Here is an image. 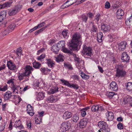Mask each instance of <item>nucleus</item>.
<instances>
[{
	"label": "nucleus",
	"mask_w": 132,
	"mask_h": 132,
	"mask_svg": "<svg viewBox=\"0 0 132 132\" xmlns=\"http://www.w3.org/2000/svg\"><path fill=\"white\" fill-rule=\"evenodd\" d=\"M68 2V1L65 2L63 5H62L60 7L61 9H64L65 8H67L68 7V6H67L66 5V4Z\"/></svg>",
	"instance_id": "5fc2aeb1"
},
{
	"label": "nucleus",
	"mask_w": 132,
	"mask_h": 132,
	"mask_svg": "<svg viewBox=\"0 0 132 132\" xmlns=\"http://www.w3.org/2000/svg\"><path fill=\"white\" fill-rule=\"evenodd\" d=\"M68 32V31L66 29H64L62 31V34L64 38H68L69 36Z\"/></svg>",
	"instance_id": "393cba45"
},
{
	"label": "nucleus",
	"mask_w": 132,
	"mask_h": 132,
	"mask_svg": "<svg viewBox=\"0 0 132 132\" xmlns=\"http://www.w3.org/2000/svg\"><path fill=\"white\" fill-rule=\"evenodd\" d=\"M14 79H11L9 80L7 82V84H10L11 86L13 85H14Z\"/></svg>",
	"instance_id": "c03bdc74"
},
{
	"label": "nucleus",
	"mask_w": 132,
	"mask_h": 132,
	"mask_svg": "<svg viewBox=\"0 0 132 132\" xmlns=\"http://www.w3.org/2000/svg\"><path fill=\"white\" fill-rule=\"evenodd\" d=\"M22 6L21 5H18L16 6L15 8H14L16 10V11L20 10L22 8Z\"/></svg>",
	"instance_id": "de8ad7c7"
},
{
	"label": "nucleus",
	"mask_w": 132,
	"mask_h": 132,
	"mask_svg": "<svg viewBox=\"0 0 132 132\" xmlns=\"http://www.w3.org/2000/svg\"><path fill=\"white\" fill-rule=\"evenodd\" d=\"M35 120L36 124L40 123L41 121V120L40 119H39L38 118H35Z\"/></svg>",
	"instance_id": "680f3d73"
},
{
	"label": "nucleus",
	"mask_w": 132,
	"mask_h": 132,
	"mask_svg": "<svg viewBox=\"0 0 132 132\" xmlns=\"http://www.w3.org/2000/svg\"><path fill=\"white\" fill-rule=\"evenodd\" d=\"M62 50L63 52L67 53H70L71 51L67 48L64 47L62 48Z\"/></svg>",
	"instance_id": "a18cd8bd"
},
{
	"label": "nucleus",
	"mask_w": 132,
	"mask_h": 132,
	"mask_svg": "<svg viewBox=\"0 0 132 132\" xmlns=\"http://www.w3.org/2000/svg\"><path fill=\"white\" fill-rule=\"evenodd\" d=\"M117 127L119 129H122L123 128L122 124L120 122L117 125Z\"/></svg>",
	"instance_id": "4d7b16f0"
},
{
	"label": "nucleus",
	"mask_w": 132,
	"mask_h": 132,
	"mask_svg": "<svg viewBox=\"0 0 132 132\" xmlns=\"http://www.w3.org/2000/svg\"><path fill=\"white\" fill-rule=\"evenodd\" d=\"M12 93L10 91H7L5 94L4 96V98L5 100H7L10 98L11 96V94Z\"/></svg>",
	"instance_id": "aec40b11"
},
{
	"label": "nucleus",
	"mask_w": 132,
	"mask_h": 132,
	"mask_svg": "<svg viewBox=\"0 0 132 132\" xmlns=\"http://www.w3.org/2000/svg\"><path fill=\"white\" fill-rule=\"evenodd\" d=\"M71 125L69 121L64 122L61 124L60 130L62 131L65 132L70 128Z\"/></svg>",
	"instance_id": "20e7f679"
},
{
	"label": "nucleus",
	"mask_w": 132,
	"mask_h": 132,
	"mask_svg": "<svg viewBox=\"0 0 132 132\" xmlns=\"http://www.w3.org/2000/svg\"><path fill=\"white\" fill-rule=\"evenodd\" d=\"M88 121V119L86 118H84L81 120L79 123L80 127L81 128L85 127Z\"/></svg>",
	"instance_id": "1a4fd4ad"
},
{
	"label": "nucleus",
	"mask_w": 132,
	"mask_h": 132,
	"mask_svg": "<svg viewBox=\"0 0 132 132\" xmlns=\"http://www.w3.org/2000/svg\"><path fill=\"white\" fill-rule=\"evenodd\" d=\"M106 95H107L109 98H112L114 97L115 94L114 92H110L106 93Z\"/></svg>",
	"instance_id": "473e14b6"
},
{
	"label": "nucleus",
	"mask_w": 132,
	"mask_h": 132,
	"mask_svg": "<svg viewBox=\"0 0 132 132\" xmlns=\"http://www.w3.org/2000/svg\"><path fill=\"white\" fill-rule=\"evenodd\" d=\"M5 125L2 124L0 126V131H3L5 128Z\"/></svg>",
	"instance_id": "e2e57ef3"
},
{
	"label": "nucleus",
	"mask_w": 132,
	"mask_h": 132,
	"mask_svg": "<svg viewBox=\"0 0 132 132\" xmlns=\"http://www.w3.org/2000/svg\"><path fill=\"white\" fill-rule=\"evenodd\" d=\"M126 73V72L123 69H117L116 76L119 77H123L125 75Z\"/></svg>",
	"instance_id": "9d476101"
},
{
	"label": "nucleus",
	"mask_w": 132,
	"mask_h": 132,
	"mask_svg": "<svg viewBox=\"0 0 132 132\" xmlns=\"http://www.w3.org/2000/svg\"><path fill=\"white\" fill-rule=\"evenodd\" d=\"M123 102L125 104L128 103L130 106H132V97L129 96H127L124 99Z\"/></svg>",
	"instance_id": "0eeeda50"
},
{
	"label": "nucleus",
	"mask_w": 132,
	"mask_h": 132,
	"mask_svg": "<svg viewBox=\"0 0 132 132\" xmlns=\"http://www.w3.org/2000/svg\"><path fill=\"white\" fill-rule=\"evenodd\" d=\"M46 69H47V68H41L40 69V71L42 72H43L45 74L46 73Z\"/></svg>",
	"instance_id": "0e129e2a"
},
{
	"label": "nucleus",
	"mask_w": 132,
	"mask_h": 132,
	"mask_svg": "<svg viewBox=\"0 0 132 132\" xmlns=\"http://www.w3.org/2000/svg\"><path fill=\"white\" fill-rule=\"evenodd\" d=\"M86 114V111L83 110L82 109L81 110V115L83 117H85Z\"/></svg>",
	"instance_id": "864d4df0"
},
{
	"label": "nucleus",
	"mask_w": 132,
	"mask_h": 132,
	"mask_svg": "<svg viewBox=\"0 0 132 132\" xmlns=\"http://www.w3.org/2000/svg\"><path fill=\"white\" fill-rule=\"evenodd\" d=\"M32 68L29 65H26L24 68L22 72H19L18 77L19 80L24 79L23 82L29 80V75L31 73Z\"/></svg>",
	"instance_id": "f03ea898"
},
{
	"label": "nucleus",
	"mask_w": 132,
	"mask_h": 132,
	"mask_svg": "<svg viewBox=\"0 0 132 132\" xmlns=\"http://www.w3.org/2000/svg\"><path fill=\"white\" fill-rule=\"evenodd\" d=\"M110 89L114 91H117L118 89V86L115 82H112L110 85Z\"/></svg>",
	"instance_id": "ddd939ff"
},
{
	"label": "nucleus",
	"mask_w": 132,
	"mask_h": 132,
	"mask_svg": "<svg viewBox=\"0 0 132 132\" xmlns=\"http://www.w3.org/2000/svg\"><path fill=\"white\" fill-rule=\"evenodd\" d=\"M14 126L15 127H17L20 129H21L23 128V126L21 125V122L19 120L15 122Z\"/></svg>",
	"instance_id": "412c9836"
},
{
	"label": "nucleus",
	"mask_w": 132,
	"mask_h": 132,
	"mask_svg": "<svg viewBox=\"0 0 132 132\" xmlns=\"http://www.w3.org/2000/svg\"><path fill=\"white\" fill-rule=\"evenodd\" d=\"M126 86V88L127 90L129 91L132 90V83L130 82H128Z\"/></svg>",
	"instance_id": "72a5a7b5"
},
{
	"label": "nucleus",
	"mask_w": 132,
	"mask_h": 132,
	"mask_svg": "<svg viewBox=\"0 0 132 132\" xmlns=\"http://www.w3.org/2000/svg\"><path fill=\"white\" fill-rule=\"evenodd\" d=\"M7 65L9 68L10 70H15L16 68V66L15 64L11 61L7 62Z\"/></svg>",
	"instance_id": "9b49d317"
},
{
	"label": "nucleus",
	"mask_w": 132,
	"mask_h": 132,
	"mask_svg": "<svg viewBox=\"0 0 132 132\" xmlns=\"http://www.w3.org/2000/svg\"><path fill=\"white\" fill-rule=\"evenodd\" d=\"M15 26L16 25L15 24H11L9 26L7 29L3 32V34L4 35H6L10 32L12 31L14 29Z\"/></svg>",
	"instance_id": "423d86ee"
},
{
	"label": "nucleus",
	"mask_w": 132,
	"mask_h": 132,
	"mask_svg": "<svg viewBox=\"0 0 132 132\" xmlns=\"http://www.w3.org/2000/svg\"><path fill=\"white\" fill-rule=\"evenodd\" d=\"M65 45V42L64 40L59 41L57 44L58 47L60 48H62L64 47Z\"/></svg>",
	"instance_id": "b1692460"
},
{
	"label": "nucleus",
	"mask_w": 132,
	"mask_h": 132,
	"mask_svg": "<svg viewBox=\"0 0 132 132\" xmlns=\"http://www.w3.org/2000/svg\"><path fill=\"white\" fill-rule=\"evenodd\" d=\"M45 23L44 22H42V23L38 24L37 26L35 27V28H36V29L41 27L43 26H44Z\"/></svg>",
	"instance_id": "8fccbe9b"
},
{
	"label": "nucleus",
	"mask_w": 132,
	"mask_h": 132,
	"mask_svg": "<svg viewBox=\"0 0 132 132\" xmlns=\"http://www.w3.org/2000/svg\"><path fill=\"white\" fill-rule=\"evenodd\" d=\"M59 49L60 48L58 47L57 45L55 44L53 45L52 46V50L55 54H57L58 53Z\"/></svg>",
	"instance_id": "4be33fe9"
},
{
	"label": "nucleus",
	"mask_w": 132,
	"mask_h": 132,
	"mask_svg": "<svg viewBox=\"0 0 132 132\" xmlns=\"http://www.w3.org/2000/svg\"><path fill=\"white\" fill-rule=\"evenodd\" d=\"M64 66L66 68L70 70H72L73 69L72 65L70 64L65 63H64Z\"/></svg>",
	"instance_id": "4c0bfd02"
},
{
	"label": "nucleus",
	"mask_w": 132,
	"mask_h": 132,
	"mask_svg": "<svg viewBox=\"0 0 132 132\" xmlns=\"http://www.w3.org/2000/svg\"><path fill=\"white\" fill-rule=\"evenodd\" d=\"M87 16L90 18L92 19L93 16L92 13L91 12H89L87 14Z\"/></svg>",
	"instance_id": "338daca9"
},
{
	"label": "nucleus",
	"mask_w": 132,
	"mask_h": 132,
	"mask_svg": "<svg viewBox=\"0 0 132 132\" xmlns=\"http://www.w3.org/2000/svg\"><path fill=\"white\" fill-rule=\"evenodd\" d=\"M98 105H93L91 108V110L93 112H98Z\"/></svg>",
	"instance_id": "58836bf2"
},
{
	"label": "nucleus",
	"mask_w": 132,
	"mask_h": 132,
	"mask_svg": "<svg viewBox=\"0 0 132 132\" xmlns=\"http://www.w3.org/2000/svg\"><path fill=\"white\" fill-rule=\"evenodd\" d=\"M98 29L96 26L94 24H93L92 27V29L91 30V32H97Z\"/></svg>",
	"instance_id": "ea45409f"
},
{
	"label": "nucleus",
	"mask_w": 132,
	"mask_h": 132,
	"mask_svg": "<svg viewBox=\"0 0 132 132\" xmlns=\"http://www.w3.org/2000/svg\"><path fill=\"white\" fill-rule=\"evenodd\" d=\"M22 50L20 48L16 50V53L17 55L19 56L21 55L22 54Z\"/></svg>",
	"instance_id": "6e6d98bb"
},
{
	"label": "nucleus",
	"mask_w": 132,
	"mask_h": 132,
	"mask_svg": "<svg viewBox=\"0 0 132 132\" xmlns=\"http://www.w3.org/2000/svg\"><path fill=\"white\" fill-rule=\"evenodd\" d=\"M102 32H100L99 34H97V40L99 42L101 43L102 42Z\"/></svg>",
	"instance_id": "7c9ffc66"
},
{
	"label": "nucleus",
	"mask_w": 132,
	"mask_h": 132,
	"mask_svg": "<svg viewBox=\"0 0 132 132\" xmlns=\"http://www.w3.org/2000/svg\"><path fill=\"white\" fill-rule=\"evenodd\" d=\"M63 56L61 54H59L56 58V61L57 62L63 61Z\"/></svg>",
	"instance_id": "e433bc0d"
},
{
	"label": "nucleus",
	"mask_w": 132,
	"mask_h": 132,
	"mask_svg": "<svg viewBox=\"0 0 132 132\" xmlns=\"http://www.w3.org/2000/svg\"><path fill=\"white\" fill-rule=\"evenodd\" d=\"M79 119L78 116L77 115H74L72 118V119L73 122H76Z\"/></svg>",
	"instance_id": "a19ab883"
},
{
	"label": "nucleus",
	"mask_w": 132,
	"mask_h": 132,
	"mask_svg": "<svg viewBox=\"0 0 132 132\" xmlns=\"http://www.w3.org/2000/svg\"><path fill=\"white\" fill-rule=\"evenodd\" d=\"M110 7V4L108 2H106L105 4V7L107 9H109Z\"/></svg>",
	"instance_id": "13d9d810"
},
{
	"label": "nucleus",
	"mask_w": 132,
	"mask_h": 132,
	"mask_svg": "<svg viewBox=\"0 0 132 132\" xmlns=\"http://www.w3.org/2000/svg\"><path fill=\"white\" fill-rule=\"evenodd\" d=\"M71 77L72 78L76 80H78L79 79V76L76 75H72Z\"/></svg>",
	"instance_id": "bf43d9fd"
},
{
	"label": "nucleus",
	"mask_w": 132,
	"mask_h": 132,
	"mask_svg": "<svg viewBox=\"0 0 132 132\" xmlns=\"http://www.w3.org/2000/svg\"><path fill=\"white\" fill-rule=\"evenodd\" d=\"M72 116V114L70 112L67 111L64 113L63 117L64 119H67L71 118Z\"/></svg>",
	"instance_id": "6ab92c4d"
},
{
	"label": "nucleus",
	"mask_w": 132,
	"mask_h": 132,
	"mask_svg": "<svg viewBox=\"0 0 132 132\" xmlns=\"http://www.w3.org/2000/svg\"><path fill=\"white\" fill-rule=\"evenodd\" d=\"M81 36L79 32H76L74 34L69 46L70 49L72 50H77L78 46L81 44Z\"/></svg>",
	"instance_id": "f257e3e1"
},
{
	"label": "nucleus",
	"mask_w": 132,
	"mask_h": 132,
	"mask_svg": "<svg viewBox=\"0 0 132 132\" xmlns=\"http://www.w3.org/2000/svg\"><path fill=\"white\" fill-rule=\"evenodd\" d=\"M92 51L91 48L87 47L85 45H84L82 52L84 55L90 56V57L92 54Z\"/></svg>",
	"instance_id": "39448f33"
},
{
	"label": "nucleus",
	"mask_w": 132,
	"mask_h": 132,
	"mask_svg": "<svg viewBox=\"0 0 132 132\" xmlns=\"http://www.w3.org/2000/svg\"><path fill=\"white\" fill-rule=\"evenodd\" d=\"M47 63L48 64V66L51 68L53 67L54 65V62L50 59L47 60Z\"/></svg>",
	"instance_id": "bb28decb"
},
{
	"label": "nucleus",
	"mask_w": 132,
	"mask_h": 132,
	"mask_svg": "<svg viewBox=\"0 0 132 132\" xmlns=\"http://www.w3.org/2000/svg\"><path fill=\"white\" fill-rule=\"evenodd\" d=\"M19 86H17L14 85H13L11 87V90L12 91V93L13 94H18V89L19 88Z\"/></svg>",
	"instance_id": "a211bd4d"
},
{
	"label": "nucleus",
	"mask_w": 132,
	"mask_h": 132,
	"mask_svg": "<svg viewBox=\"0 0 132 132\" xmlns=\"http://www.w3.org/2000/svg\"><path fill=\"white\" fill-rule=\"evenodd\" d=\"M33 65L34 68L38 69L40 67L41 64L38 62H35L33 63Z\"/></svg>",
	"instance_id": "f704fd0d"
},
{
	"label": "nucleus",
	"mask_w": 132,
	"mask_h": 132,
	"mask_svg": "<svg viewBox=\"0 0 132 132\" xmlns=\"http://www.w3.org/2000/svg\"><path fill=\"white\" fill-rule=\"evenodd\" d=\"M132 15L129 18L127 19L126 21L125 22L126 25L129 26L130 24V21L132 20Z\"/></svg>",
	"instance_id": "79ce46f5"
},
{
	"label": "nucleus",
	"mask_w": 132,
	"mask_h": 132,
	"mask_svg": "<svg viewBox=\"0 0 132 132\" xmlns=\"http://www.w3.org/2000/svg\"><path fill=\"white\" fill-rule=\"evenodd\" d=\"M6 12L5 11H3L1 12L0 15L3 16V17H6Z\"/></svg>",
	"instance_id": "052dcab7"
},
{
	"label": "nucleus",
	"mask_w": 132,
	"mask_h": 132,
	"mask_svg": "<svg viewBox=\"0 0 132 132\" xmlns=\"http://www.w3.org/2000/svg\"><path fill=\"white\" fill-rule=\"evenodd\" d=\"M27 110L28 113L29 114L30 116H32L34 114V113L32 108L30 105L28 104L27 105Z\"/></svg>",
	"instance_id": "f8f14e48"
},
{
	"label": "nucleus",
	"mask_w": 132,
	"mask_h": 132,
	"mask_svg": "<svg viewBox=\"0 0 132 132\" xmlns=\"http://www.w3.org/2000/svg\"><path fill=\"white\" fill-rule=\"evenodd\" d=\"M70 87H72L74 89H78L79 88L78 85L77 84H70Z\"/></svg>",
	"instance_id": "49530a36"
},
{
	"label": "nucleus",
	"mask_w": 132,
	"mask_h": 132,
	"mask_svg": "<svg viewBox=\"0 0 132 132\" xmlns=\"http://www.w3.org/2000/svg\"><path fill=\"white\" fill-rule=\"evenodd\" d=\"M80 76L82 78L85 80H87L89 78V76L88 75L85 74L84 73L82 72L81 73Z\"/></svg>",
	"instance_id": "c756f323"
},
{
	"label": "nucleus",
	"mask_w": 132,
	"mask_h": 132,
	"mask_svg": "<svg viewBox=\"0 0 132 132\" xmlns=\"http://www.w3.org/2000/svg\"><path fill=\"white\" fill-rule=\"evenodd\" d=\"M98 125L100 128L97 132H109L110 129L108 127L106 123L104 121H101L98 123Z\"/></svg>",
	"instance_id": "7ed1b4c3"
},
{
	"label": "nucleus",
	"mask_w": 132,
	"mask_h": 132,
	"mask_svg": "<svg viewBox=\"0 0 132 132\" xmlns=\"http://www.w3.org/2000/svg\"><path fill=\"white\" fill-rule=\"evenodd\" d=\"M82 21L86 22H87L88 18L86 15H82Z\"/></svg>",
	"instance_id": "603ef678"
},
{
	"label": "nucleus",
	"mask_w": 132,
	"mask_h": 132,
	"mask_svg": "<svg viewBox=\"0 0 132 132\" xmlns=\"http://www.w3.org/2000/svg\"><path fill=\"white\" fill-rule=\"evenodd\" d=\"M101 28L102 30L106 32L110 30V26H108L106 24H103L101 26Z\"/></svg>",
	"instance_id": "f3484780"
},
{
	"label": "nucleus",
	"mask_w": 132,
	"mask_h": 132,
	"mask_svg": "<svg viewBox=\"0 0 132 132\" xmlns=\"http://www.w3.org/2000/svg\"><path fill=\"white\" fill-rule=\"evenodd\" d=\"M60 80L61 82L64 85H65L69 87H70V85L71 84L69 83L68 81L65 80L64 79H60Z\"/></svg>",
	"instance_id": "cd10ccee"
},
{
	"label": "nucleus",
	"mask_w": 132,
	"mask_h": 132,
	"mask_svg": "<svg viewBox=\"0 0 132 132\" xmlns=\"http://www.w3.org/2000/svg\"><path fill=\"white\" fill-rule=\"evenodd\" d=\"M45 27H43L38 30L35 31V34L36 35H37L38 34L40 33L41 32H42L43 30H44Z\"/></svg>",
	"instance_id": "37998d69"
},
{
	"label": "nucleus",
	"mask_w": 132,
	"mask_h": 132,
	"mask_svg": "<svg viewBox=\"0 0 132 132\" xmlns=\"http://www.w3.org/2000/svg\"><path fill=\"white\" fill-rule=\"evenodd\" d=\"M45 57V54H43L37 58L38 60L42 61Z\"/></svg>",
	"instance_id": "09e8293b"
},
{
	"label": "nucleus",
	"mask_w": 132,
	"mask_h": 132,
	"mask_svg": "<svg viewBox=\"0 0 132 132\" xmlns=\"http://www.w3.org/2000/svg\"><path fill=\"white\" fill-rule=\"evenodd\" d=\"M74 59L75 61H77V63L81 61V60L78 57V56L75 55L74 56Z\"/></svg>",
	"instance_id": "3c124183"
},
{
	"label": "nucleus",
	"mask_w": 132,
	"mask_h": 132,
	"mask_svg": "<svg viewBox=\"0 0 132 132\" xmlns=\"http://www.w3.org/2000/svg\"><path fill=\"white\" fill-rule=\"evenodd\" d=\"M55 40H50L48 42V44L51 45H52L55 43Z\"/></svg>",
	"instance_id": "774afa93"
},
{
	"label": "nucleus",
	"mask_w": 132,
	"mask_h": 132,
	"mask_svg": "<svg viewBox=\"0 0 132 132\" xmlns=\"http://www.w3.org/2000/svg\"><path fill=\"white\" fill-rule=\"evenodd\" d=\"M58 88L57 86H55L52 88L50 91V93L54 94L58 91Z\"/></svg>",
	"instance_id": "a878e982"
},
{
	"label": "nucleus",
	"mask_w": 132,
	"mask_h": 132,
	"mask_svg": "<svg viewBox=\"0 0 132 132\" xmlns=\"http://www.w3.org/2000/svg\"><path fill=\"white\" fill-rule=\"evenodd\" d=\"M77 67L78 69H79L80 70L83 69L84 67L83 62L82 61H81L77 63Z\"/></svg>",
	"instance_id": "c85d7f7f"
},
{
	"label": "nucleus",
	"mask_w": 132,
	"mask_h": 132,
	"mask_svg": "<svg viewBox=\"0 0 132 132\" xmlns=\"http://www.w3.org/2000/svg\"><path fill=\"white\" fill-rule=\"evenodd\" d=\"M16 10L14 9L12 10H11L9 11L8 14L10 16H12L15 15L17 13Z\"/></svg>",
	"instance_id": "2f4dec72"
},
{
	"label": "nucleus",
	"mask_w": 132,
	"mask_h": 132,
	"mask_svg": "<svg viewBox=\"0 0 132 132\" xmlns=\"http://www.w3.org/2000/svg\"><path fill=\"white\" fill-rule=\"evenodd\" d=\"M100 15V13H98L95 16V19L97 21H98L99 20Z\"/></svg>",
	"instance_id": "69168bd1"
},
{
	"label": "nucleus",
	"mask_w": 132,
	"mask_h": 132,
	"mask_svg": "<svg viewBox=\"0 0 132 132\" xmlns=\"http://www.w3.org/2000/svg\"><path fill=\"white\" fill-rule=\"evenodd\" d=\"M127 45V42L125 41L121 42L118 44L119 48L120 50H123L126 47Z\"/></svg>",
	"instance_id": "2eb2a0df"
},
{
	"label": "nucleus",
	"mask_w": 132,
	"mask_h": 132,
	"mask_svg": "<svg viewBox=\"0 0 132 132\" xmlns=\"http://www.w3.org/2000/svg\"><path fill=\"white\" fill-rule=\"evenodd\" d=\"M129 59V56L126 53L123 52L122 53L121 57V59L122 61L123 62H127L128 61Z\"/></svg>",
	"instance_id": "dca6fc26"
},
{
	"label": "nucleus",
	"mask_w": 132,
	"mask_h": 132,
	"mask_svg": "<svg viewBox=\"0 0 132 132\" xmlns=\"http://www.w3.org/2000/svg\"><path fill=\"white\" fill-rule=\"evenodd\" d=\"M105 115L108 121H111L113 119V114L112 112L107 111Z\"/></svg>",
	"instance_id": "6e6552de"
},
{
	"label": "nucleus",
	"mask_w": 132,
	"mask_h": 132,
	"mask_svg": "<svg viewBox=\"0 0 132 132\" xmlns=\"http://www.w3.org/2000/svg\"><path fill=\"white\" fill-rule=\"evenodd\" d=\"M12 1H9L8 2H6L4 3L3 4V6L4 7H10L12 3Z\"/></svg>",
	"instance_id": "c9c22d12"
},
{
	"label": "nucleus",
	"mask_w": 132,
	"mask_h": 132,
	"mask_svg": "<svg viewBox=\"0 0 132 132\" xmlns=\"http://www.w3.org/2000/svg\"><path fill=\"white\" fill-rule=\"evenodd\" d=\"M44 94L43 93H39L37 95V99L38 101H40L43 99Z\"/></svg>",
	"instance_id": "5701e85b"
},
{
	"label": "nucleus",
	"mask_w": 132,
	"mask_h": 132,
	"mask_svg": "<svg viewBox=\"0 0 132 132\" xmlns=\"http://www.w3.org/2000/svg\"><path fill=\"white\" fill-rule=\"evenodd\" d=\"M124 14V12L122 9H119L117 12V17L118 19L122 18V16Z\"/></svg>",
	"instance_id": "4468645a"
}]
</instances>
